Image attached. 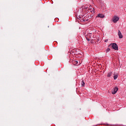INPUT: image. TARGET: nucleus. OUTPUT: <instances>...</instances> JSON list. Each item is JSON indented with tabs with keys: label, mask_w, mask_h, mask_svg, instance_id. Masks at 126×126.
I'll return each instance as SVG.
<instances>
[{
	"label": "nucleus",
	"mask_w": 126,
	"mask_h": 126,
	"mask_svg": "<svg viewBox=\"0 0 126 126\" xmlns=\"http://www.w3.org/2000/svg\"><path fill=\"white\" fill-rule=\"evenodd\" d=\"M91 43H92V44H94V41L93 39L91 40Z\"/></svg>",
	"instance_id": "ddd939ff"
},
{
	"label": "nucleus",
	"mask_w": 126,
	"mask_h": 126,
	"mask_svg": "<svg viewBox=\"0 0 126 126\" xmlns=\"http://www.w3.org/2000/svg\"><path fill=\"white\" fill-rule=\"evenodd\" d=\"M119 18H118V16H115L113 17V22H114V23H117V22H118V21H119Z\"/></svg>",
	"instance_id": "f257e3e1"
},
{
	"label": "nucleus",
	"mask_w": 126,
	"mask_h": 126,
	"mask_svg": "<svg viewBox=\"0 0 126 126\" xmlns=\"http://www.w3.org/2000/svg\"><path fill=\"white\" fill-rule=\"evenodd\" d=\"M88 36H89V37H91L92 36V33L89 32V33L88 34Z\"/></svg>",
	"instance_id": "9b49d317"
},
{
	"label": "nucleus",
	"mask_w": 126,
	"mask_h": 126,
	"mask_svg": "<svg viewBox=\"0 0 126 126\" xmlns=\"http://www.w3.org/2000/svg\"><path fill=\"white\" fill-rule=\"evenodd\" d=\"M79 17L80 19L79 20H80V21H81V22H85V20H84V18H83V16H79Z\"/></svg>",
	"instance_id": "423d86ee"
},
{
	"label": "nucleus",
	"mask_w": 126,
	"mask_h": 126,
	"mask_svg": "<svg viewBox=\"0 0 126 126\" xmlns=\"http://www.w3.org/2000/svg\"><path fill=\"white\" fill-rule=\"evenodd\" d=\"M104 42H108V39H105V41H104Z\"/></svg>",
	"instance_id": "2eb2a0df"
},
{
	"label": "nucleus",
	"mask_w": 126,
	"mask_h": 126,
	"mask_svg": "<svg viewBox=\"0 0 126 126\" xmlns=\"http://www.w3.org/2000/svg\"><path fill=\"white\" fill-rule=\"evenodd\" d=\"M96 17L98 18H104L105 15H104V14H98Z\"/></svg>",
	"instance_id": "20e7f679"
},
{
	"label": "nucleus",
	"mask_w": 126,
	"mask_h": 126,
	"mask_svg": "<svg viewBox=\"0 0 126 126\" xmlns=\"http://www.w3.org/2000/svg\"><path fill=\"white\" fill-rule=\"evenodd\" d=\"M118 35L120 39H123V34L120 30L118 31Z\"/></svg>",
	"instance_id": "39448f33"
},
{
	"label": "nucleus",
	"mask_w": 126,
	"mask_h": 126,
	"mask_svg": "<svg viewBox=\"0 0 126 126\" xmlns=\"http://www.w3.org/2000/svg\"><path fill=\"white\" fill-rule=\"evenodd\" d=\"M86 39L88 42H89V41H90V39L89 38H88V37H86Z\"/></svg>",
	"instance_id": "4468645a"
},
{
	"label": "nucleus",
	"mask_w": 126,
	"mask_h": 126,
	"mask_svg": "<svg viewBox=\"0 0 126 126\" xmlns=\"http://www.w3.org/2000/svg\"><path fill=\"white\" fill-rule=\"evenodd\" d=\"M118 90H119V88L118 87H115L112 90V94H116L117 92H118Z\"/></svg>",
	"instance_id": "7ed1b4c3"
},
{
	"label": "nucleus",
	"mask_w": 126,
	"mask_h": 126,
	"mask_svg": "<svg viewBox=\"0 0 126 126\" xmlns=\"http://www.w3.org/2000/svg\"><path fill=\"white\" fill-rule=\"evenodd\" d=\"M72 63L74 65H77L78 64V62L76 61V60H74L72 61Z\"/></svg>",
	"instance_id": "0eeeda50"
},
{
	"label": "nucleus",
	"mask_w": 126,
	"mask_h": 126,
	"mask_svg": "<svg viewBox=\"0 0 126 126\" xmlns=\"http://www.w3.org/2000/svg\"><path fill=\"white\" fill-rule=\"evenodd\" d=\"M85 85V83H84V81H82L81 82V86H82V87H84Z\"/></svg>",
	"instance_id": "1a4fd4ad"
},
{
	"label": "nucleus",
	"mask_w": 126,
	"mask_h": 126,
	"mask_svg": "<svg viewBox=\"0 0 126 126\" xmlns=\"http://www.w3.org/2000/svg\"><path fill=\"white\" fill-rule=\"evenodd\" d=\"M110 50H111V49H110V48H107V49H106V53H108V52H110Z\"/></svg>",
	"instance_id": "f8f14e48"
},
{
	"label": "nucleus",
	"mask_w": 126,
	"mask_h": 126,
	"mask_svg": "<svg viewBox=\"0 0 126 126\" xmlns=\"http://www.w3.org/2000/svg\"><path fill=\"white\" fill-rule=\"evenodd\" d=\"M112 76V72H110L107 74V77H111Z\"/></svg>",
	"instance_id": "6e6552de"
},
{
	"label": "nucleus",
	"mask_w": 126,
	"mask_h": 126,
	"mask_svg": "<svg viewBox=\"0 0 126 126\" xmlns=\"http://www.w3.org/2000/svg\"><path fill=\"white\" fill-rule=\"evenodd\" d=\"M113 77H114V80H116V79L118 78V75H114Z\"/></svg>",
	"instance_id": "9d476101"
},
{
	"label": "nucleus",
	"mask_w": 126,
	"mask_h": 126,
	"mask_svg": "<svg viewBox=\"0 0 126 126\" xmlns=\"http://www.w3.org/2000/svg\"><path fill=\"white\" fill-rule=\"evenodd\" d=\"M112 48L113 49H114V50H118V45L115 43H114L112 44Z\"/></svg>",
	"instance_id": "f03ea898"
}]
</instances>
